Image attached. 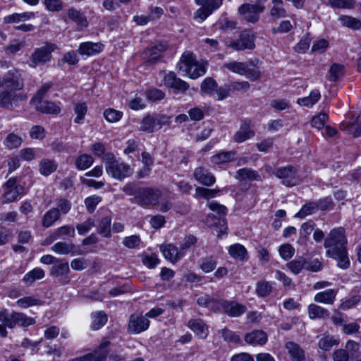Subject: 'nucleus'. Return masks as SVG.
Returning <instances> with one entry per match:
<instances>
[{
	"label": "nucleus",
	"instance_id": "obj_1",
	"mask_svg": "<svg viewBox=\"0 0 361 361\" xmlns=\"http://www.w3.org/2000/svg\"><path fill=\"white\" fill-rule=\"evenodd\" d=\"M324 246L326 250V255L335 259L339 268L346 269L350 267L346 247L347 238L343 228L331 229L324 238Z\"/></svg>",
	"mask_w": 361,
	"mask_h": 361
},
{
	"label": "nucleus",
	"instance_id": "obj_4",
	"mask_svg": "<svg viewBox=\"0 0 361 361\" xmlns=\"http://www.w3.org/2000/svg\"><path fill=\"white\" fill-rule=\"evenodd\" d=\"M0 322L1 325L8 329H14L17 326L27 327L35 323V319L27 317L26 314L18 312H9L7 309L0 310Z\"/></svg>",
	"mask_w": 361,
	"mask_h": 361
},
{
	"label": "nucleus",
	"instance_id": "obj_53",
	"mask_svg": "<svg viewBox=\"0 0 361 361\" xmlns=\"http://www.w3.org/2000/svg\"><path fill=\"white\" fill-rule=\"evenodd\" d=\"M221 336L224 340L226 342H231L233 343H241L242 341L239 335L235 332L228 329V328H224L221 330Z\"/></svg>",
	"mask_w": 361,
	"mask_h": 361
},
{
	"label": "nucleus",
	"instance_id": "obj_24",
	"mask_svg": "<svg viewBox=\"0 0 361 361\" xmlns=\"http://www.w3.org/2000/svg\"><path fill=\"white\" fill-rule=\"evenodd\" d=\"M161 251L163 253L165 259L172 263L177 262L185 254L178 247L172 244H167L161 247Z\"/></svg>",
	"mask_w": 361,
	"mask_h": 361
},
{
	"label": "nucleus",
	"instance_id": "obj_46",
	"mask_svg": "<svg viewBox=\"0 0 361 361\" xmlns=\"http://www.w3.org/2000/svg\"><path fill=\"white\" fill-rule=\"evenodd\" d=\"M200 268L204 273H209L215 269L217 265L216 259L212 257H206L198 262Z\"/></svg>",
	"mask_w": 361,
	"mask_h": 361
},
{
	"label": "nucleus",
	"instance_id": "obj_37",
	"mask_svg": "<svg viewBox=\"0 0 361 361\" xmlns=\"http://www.w3.org/2000/svg\"><path fill=\"white\" fill-rule=\"evenodd\" d=\"M54 238L58 239H66L73 238L75 235V228L71 225L61 226L53 231Z\"/></svg>",
	"mask_w": 361,
	"mask_h": 361
},
{
	"label": "nucleus",
	"instance_id": "obj_13",
	"mask_svg": "<svg viewBox=\"0 0 361 361\" xmlns=\"http://www.w3.org/2000/svg\"><path fill=\"white\" fill-rule=\"evenodd\" d=\"M264 10V6L243 4L238 8V13L245 21L255 23L259 20V13H262Z\"/></svg>",
	"mask_w": 361,
	"mask_h": 361
},
{
	"label": "nucleus",
	"instance_id": "obj_63",
	"mask_svg": "<svg viewBox=\"0 0 361 361\" xmlns=\"http://www.w3.org/2000/svg\"><path fill=\"white\" fill-rule=\"evenodd\" d=\"M328 115L325 113H321L319 115L312 118L311 121V126L318 130L322 129L325 123L328 120Z\"/></svg>",
	"mask_w": 361,
	"mask_h": 361
},
{
	"label": "nucleus",
	"instance_id": "obj_55",
	"mask_svg": "<svg viewBox=\"0 0 361 361\" xmlns=\"http://www.w3.org/2000/svg\"><path fill=\"white\" fill-rule=\"evenodd\" d=\"M107 322V317L103 312H97L93 314L92 329L97 330L103 326Z\"/></svg>",
	"mask_w": 361,
	"mask_h": 361
},
{
	"label": "nucleus",
	"instance_id": "obj_52",
	"mask_svg": "<svg viewBox=\"0 0 361 361\" xmlns=\"http://www.w3.org/2000/svg\"><path fill=\"white\" fill-rule=\"evenodd\" d=\"M306 264V260L304 257H300L287 264L288 268L295 274H299Z\"/></svg>",
	"mask_w": 361,
	"mask_h": 361
},
{
	"label": "nucleus",
	"instance_id": "obj_16",
	"mask_svg": "<svg viewBox=\"0 0 361 361\" xmlns=\"http://www.w3.org/2000/svg\"><path fill=\"white\" fill-rule=\"evenodd\" d=\"M255 135V133L251 127V121L244 119L241 121L238 130L233 136V140L236 143H242L252 138Z\"/></svg>",
	"mask_w": 361,
	"mask_h": 361
},
{
	"label": "nucleus",
	"instance_id": "obj_47",
	"mask_svg": "<svg viewBox=\"0 0 361 361\" xmlns=\"http://www.w3.org/2000/svg\"><path fill=\"white\" fill-rule=\"evenodd\" d=\"M92 164V157L87 154L79 156L75 161V166L79 170H85L90 167Z\"/></svg>",
	"mask_w": 361,
	"mask_h": 361
},
{
	"label": "nucleus",
	"instance_id": "obj_56",
	"mask_svg": "<svg viewBox=\"0 0 361 361\" xmlns=\"http://www.w3.org/2000/svg\"><path fill=\"white\" fill-rule=\"evenodd\" d=\"M219 189H207L205 188L197 187L195 189V195L197 197H202L207 200L216 197V194L219 192Z\"/></svg>",
	"mask_w": 361,
	"mask_h": 361
},
{
	"label": "nucleus",
	"instance_id": "obj_8",
	"mask_svg": "<svg viewBox=\"0 0 361 361\" xmlns=\"http://www.w3.org/2000/svg\"><path fill=\"white\" fill-rule=\"evenodd\" d=\"M23 87V81L19 71L16 69L8 71L4 78H0V90L15 92L22 90Z\"/></svg>",
	"mask_w": 361,
	"mask_h": 361
},
{
	"label": "nucleus",
	"instance_id": "obj_43",
	"mask_svg": "<svg viewBox=\"0 0 361 361\" xmlns=\"http://www.w3.org/2000/svg\"><path fill=\"white\" fill-rule=\"evenodd\" d=\"M111 224L110 216L103 217L97 225V232L104 238H109L111 236Z\"/></svg>",
	"mask_w": 361,
	"mask_h": 361
},
{
	"label": "nucleus",
	"instance_id": "obj_59",
	"mask_svg": "<svg viewBox=\"0 0 361 361\" xmlns=\"http://www.w3.org/2000/svg\"><path fill=\"white\" fill-rule=\"evenodd\" d=\"M281 257L284 260L290 259L295 253V248L288 243L281 245L279 249Z\"/></svg>",
	"mask_w": 361,
	"mask_h": 361
},
{
	"label": "nucleus",
	"instance_id": "obj_19",
	"mask_svg": "<svg viewBox=\"0 0 361 361\" xmlns=\"http://www.w3.org/2000/svg\"><path fill=\"white\" fill-rule=\"evenodd\" d=\"M149 321L141 314H132L128 322V331L133 334H140L148 329Z\"/></svg>",
	"mask_w": 361,
	"mask_h": 361
},
{
	"label": "nucleus",
	"instance_id": "obj_25",
	"mask_svg": "<svg viewBox=\"0 0 361 361\" xmlns=\"http://www.w3.org/2000/svg\"><path fill=\"white\" fill-rule=\"evenodd\" d=\"M246 343L252 345H262L267 341V334L261 330H254L245 335Z\"/></svg>",
	"mask_w": 361,
	"mask_h": 361
},
{
	"label": "nucleus",
	"instance_id": "obj_11",
	"mask_svg": "<svg viewBox=\"0 0 361 361\" xmlns=\"http://www.w3.org/2000/svg\"><path fill=\"white\" fill-rule=\"evenodd\" d=\"M3 197L6 202L16 201L24 192V187L18 183L16 178H9L3 185Z\"/></svg>",
	"mask_w": 361,
	"mask_h": 361
},
{
	"label": "nucleus",
	"instance_id": "obj_22",
	"mask_svg": "<svg viewBox=\"0 0 361 361\" xmlns=\"http://www.w3.org/2000/svg\"><path fill=\"white\" fill-rule=\"evenodd\" d=\"M188 326L201 339H205L208 336V327L201 319H190Z\"/></svg>",
	"mask_w": 361,
	"mask_h": 361
},
{
	"label": "nucleus",
	"instance_id": "obj_3",
	"mask_svg": "<svg viewBox=\"0 0 361 361\" xmlns=\"http://www.w3.org/2000/svg\"><path fill=\"white\" fill-rule=\"evenodd\" d=\"M178 66L180 70L192 79L203 75L207 71V63L197 61L195 56L190 51L183 53Z\"/></svg>",
	"mask_w": 361,
	"mask_h": 361
},
{
	"label": "nucleus",
	"instance_id": "obj_5",
	"mask_svg": "<svg viewBox=\"0 0 361 361\" xmlns=\"http://www.w3.org/2000/svg\"><path fill=\"white\" fill-rule=\"evenodd\" d=\"M223 67L234 73L244 75L251 80H256L260 76V71L255 66L252 61L247 63L231 61L224 63Z\"/></svg>",
	"mask_w": 361,
	"mask_h": 361
},
{
	"label": "nucleus",
	"instance_id": "obj_28",
	"mask_svg": "<svg viewBox=\"0 0 361 361\" xmlns=\"http://www.w3.org/2000/svg\"><path fill=\"white\" fill-rule=\"evenodd\" d=\"M34 104L38 111L44 114H58L61 111L60 106L57 104L50 101L42 100Z\"/></svg>",
	"mask_w": 361,
	"mask_h": 361
},
{
	"label": "nucleus",
	"instance_id": "obj_14",
	"mask_svg": "<svg viewBox=\"0 0 361 361\" xmlns=\"http://www.w3.org/2000/svg\"><path fill=\"white\" fill-rule=\"evenodd\" d=\"M167 45L164 42H158L147 47L142 53V58L147 64L155 63L166 49Z\"/></svg>",
	"mask_w": 361,
	"mask_h": 361
},
{
	"label": "nucleus",
	"instance_id": "obj_42",
	"mask_svg": "<svg viewBox=\"0 0 361 361\" xmlns=\"http://www.w3.org/2000/svg\"><path fill=\"white\" fill-rule=\"evenodd\" d=\"M273 7L270 10V15L274 20L286 16V11L283 7L282 0H272Z\"/></svg>",
	"mask_w": 361,
	"mask_h": 361
},
{
	"label": "nucleus",
	"instance_id": "obj_54",
	"mask_svg": "<svg viewBox=\"0 0 361 361\" xmlns=\"http://www.w3.org/2000/svg\"><path fill=\"white\" fill-rule=\"evenodd\" d=\"M87 107L85 103H77L74 106V112L77 115L74 119L75 123L80 124L83 122L87 113Z\"/></svg>",
	"mask_w": 361,
	"mask_h": 361
},
{
	"label": "nucleus",
	"instance_id": "obj_15",
	"mask_svg": "<svg viewBox=\"0 0 361 361\" xmlns=\"http://www.w3.org/2000/svg\"><path fill=\"white\" fill-rule=\"evenodd\" d=\"M297 169L292 166H287L277 168L273 174L277 178L284 179L283 183L287 186L296 185L298 183V179L295 177Z\"/></svg>",
	"mask_w": 361,
	"mask_h": 361
},
{
	"label": "nucleus",
	"instance_id": "obj_35",
	"mask_svg": "<svg viewBox=\"0 0 361 361\" xmlns=\"http://www.w3.org/2000/svg\"><path fill=\"white\" fill-rule=\"evenodd\" d=\"M235 178L239 180H259L260 176L258 172L248 168L239 169L235 176Z\"/></svg>",
	"mask_w": 361,
	"mask_h": 361
},
{
	"label": "nucleus",
	"instance_id": "obj_49",
	"mask_svg": "<svg viewBox=\"0 0 361 361\" xmlns=\"http://www.w3.org/2000/svg\"><path fill=\"white\" fill-rule=\"evenodd\" d=\"M272 291L271 283L267 281H259L256 284L255 292L259 297H266Z\"/></svg>",
	"mask_w": 361,
	"mask_h": 361
},
{
	"label": "nucleus",
	"instance_id": "obj_30",
	"mask_svg": "<svg viewBox=\"0 0 361 361\" xmlns=\"http://www.w3.org/2000/svg\"><path fill=\"white\" fill-rule=\"evenodd\" d=\"M307 310L311 319H324L329 317V312L326 309L315 304H310Z\"/></svg>",
	"mask_w": 361,
	"mask_h": 361
},
{
	"label": "nucleus",
	"instance_id": "obj_61",
	"mask_svg": "<svg viewBox=\"0 0 361 361\" xmlns=\"http://www.w3.org/2000/svg\"><path fill=\"white\" fill-rule=\"evenodd\" d=\"M13 92L4 90L0 93V106L4 108H8L11 106L12 102H13Z\"/></svg>",
	"mask_w": 361,
	"mask_h": 361
},
{
	"label": "nucleus",
	"instance_id": "obj_38",
	"mask_svg": "<svg viewBox=\"0 0 361 361\" xmlns=\"http://www.w3.org/2000/svg\"><path fill=\"white\" fill-rule=\"evenodd\" d=\"M321 98V94L318 90H314L310 92L309 96L299 98L298 104L300 106L307 107H312Z\"/></svg>",
	"mask_w": 361,
	"mask_h": 361
},
{
	"label": "nucleus",
	"instance_id": "obj_58",
	"mask_svg": "<svg viewBox=\"0 0 361 361\" xmlns=\"http://www.w3.org/2000/svg\"><path fill=\"white\" fill-rule=\"evenodd\" d=\"M202 6H205L212 13L222 5V0H195Z\"/></svg>",
	"mask_w": 361,
	"mask_h": 361
},
{
	"label": "nucleus",
	"instance_id": "obj_33",
	"mask_svg": "<svg viewBox=\"0 0 361 361\" xmlns=\"http://www.w3.org/2000/svg\"><path fill=\"white\" fill-rule=\"evenodd\" d=\"M337 290L334 289H328L324 291L317 293L314 298V300L317 302L333 304Z\"/></svg>",
	"mask_w": 361,
	"mask_h": 361
},
{
	"label": "nucleus",
	"instance_id": "obj_27",
	"mask_svg": "<svg viewBox=\"0 0 361 361\" xmlns=\"http://www.w3.org/2000/svg\"><path fill=\"white\" fill-rule=\"evenodd\" d=\"M104 49L102 43L87 42L81 43L78 47V52L81 55L92 56L100 53Z\"/></svg>",
	"mask_w": 361,
	"mask_h": 361
},
{
	"label": "nucleus",
	"instance_id": "obj_2",
	"mask_svg": "<svg viewBox=\"0 0 361 361\" xmlns=\"http://www.w3.org/2000/svg\"><path fill=\"white\" fill-rule=\"evenodd\" d=\"M102 161L106 173L114 179L123 180L133 174V170L130 166L120 159H117L113 153H106Z\"/></svg>",
	"mask_w": 361,
	"mask_h": 361
},
{
	"label": "nucleus",
	"instance_id": "obj_18",
	"mask_svg": "<svg viewBox=\"0 0 361 361\" xmlns=\"http://www.w3.org/2000/svg\"><path fill=\"white\" fill-rule=\"evenodd\" d=\"M69 272L68 262L63 259H59L53 265L50 274L51 276L60 277L61 283L67 284L70 281V278L68 276Z\"/></svg>",
	"mask_w": 361,
	"mask_h": 361
},
{
	"label": "nucleus",
	"instance_id": "obj_34",
	"mask_svg": "<svg viewBox=\"0 0 361 361\" xmlns=\"http://www.w3.org/2000/svg\"><path fill=\"white\" fill-rule=\"evenodd\" d=\"M61 217L60 212L58 209L51 208L43 216L42 219V226L44 228L51 226Z\"/></svg>",
	"mask_w": 361,
	"mask_h": 361
},
{
	"label": "nucleus",
	"instance_id": "obj_6",
	"mask_svg": "<svg viewBox=\"0 0 361 361\" xmlns=\"http://www.w3.org/2000/svg\"><path fill=\"white\" fill-rule=\"evenodd\" d=\"M56 49V44L49 42H47L44 46L35 49L27 61L29 66L36 68L49 62L52 57V52Z\"/></svg>",
	"mask_w": 361,
	"mask_h": 361
},
{
	"label": "nucleus",
	"instance_id": "obj_64",
	"mask_svg": "<svg viewBox=\"0 0 361 361\" xmlns=\"http://www.w3.org/2000/svg\"><path fill=\"white\" fill-rule=\"evenodd\" d=\"M102 201V198L97 195H92L85 200V204L89 213L92 214L97 204Z\"/></svg>",
	"mask_w": 361,
	"mask_h": 361
},
{
	"label": "nucleus",
	"instance_id": "obj_50",
	"mask_svg": "<svg viewBox=\"0 0 361 361\" xmlns=\"http://www.w3.org/2000/svg\"><path fill=\"white\" fill-rule=\"evenodd\" d=\"M23 142V140L21 137L14 134V133H9L6 139L4 141V146L9 149H13L15 148H18L20 146L21 143Z\"/></svg>",
	"mask_w": 361,
	"mask_h": 361
},
{
	"label": "nucleus",
	"instance_id": "obj_62",
	"mask_svg": "<svg viewBox=\"0 0 361 361\" xmlns=\"http://www.w3.org/2000/svg\"><path fill=\"white\" fill-rule=\"evenodd\" d=\"M217 88V83L212 78H205L201 85V90L206 94H211Z\"/></svg>",
	"mask_w": 361,
	"mask_h": 361
},
{
	"label": "nucleus",
	"instance_id": "obj_12",
	"mask_svg": "<svg viewBox=\"0 0 361 361\" xmlns=\"http://www.w3.org/2000/svg\"><path fill=\"white\" fill-rule=\"evenodd\" d=\"M247 308L244 305L235 301L218 300L216 310L226 314L231 317H238L245 312Z\"/></svg>",
	"mask_w": 361,
	"mask_h": 361
},
{
	"label": "nucleus",
	"instance_id": "obj_7",
	"mask_svg": "<svg viewBox=\"0 0 361 361\" xmlns=\"http://www.w3.org/2000/svg\"><path fill=\"white\" fill-rule=\"evenodd\" d=\"M161 192L152 188H139L136 195L135 204L143 208H150L159 203Z\"/></svg>",
	"mask_w": 361,
	"mask_h": 361
},
{
	"label": "nucleus",
	"instance_id": "obj_29",
	"mask_svg": "<svg viewBox=\"0 0 361 361\" xmlns=\"http://www.w3.org/2000/svg\"><path fill=\"white\" fill-rule=\"evenodd\" d=\"M236 151H224L213 155L211 161L214 164H222L231 162L235 159Z\"/></svg>",
	"mask_w": 361,
	"mask_h": 361
},
{
	"label": "nucleus",
	"instance_id": "obj_60",
	"mask_svg": "<svg viewBox=\"0 0 361 361\" xmlns=\"http://www.w3.org/2000/svg\"><path fill=\"white\" fill-rule=\"evenodd\" d=\"M123 116L121 111L114 109H107L104 111V116L106 120L110 123L118 121Z\"/></svg>",
	"mask_w": 361,
	"mask_h": 361
},
{
	"label": "nucleus",
	"instance_id": "obj_39",
	"mask_svg": "<svg viewBox=\"0 0 361 361\" xmlns=\"http://www.w3.org/2000/svg\"><path fill=\"white\" fill-rule=\"evenodd\" d=\"M35 16L32 12H24L21 13H13L4 18L5 23H18L27 20Z\"/></svg>",
	"mask_w": 361,
	"mask_h": 361
},
{
	"label": "nucleus",
	"instance_id": "obj_36",
	"mask_svg": "<svg viewBox=\"0 0 361 361\" xmlns=\"http://www.w3.org/2000/svg\"><path fill=\"white\" fill-rule=\"evenodd\" d=\"M67 15L70 20L77 23L78 26L80 27V29H82L88 26L87 18L80 11L72 8L68 9Z\"/></svg>",
	"mask_w": 361,
	"mask_h": 361
},
{
	"label": "nucleus",
	"instance_id": "obj_31",
	"mask_svg": "<svg viewBox=\"0 0 361 361\" xmlns=\"http://www.w3.org/2000/svg\"><path fill=\"white\" fill-rule=\"evenodd\" d=\"M75 248V246L73 243L59 241L51 246V250L58 255H67L73 253Z\"/></svg>",
	"mask_w": 361,
	"mask_h": 361
},
{
	"label": "nucleus",
	"instance_id": "obj_32",
	"mask_svg": "<svg viewBox=\"0 0 361 361\" xmlns=\"http://www.w3.org/2000/svg\"><path fill=\"white\" fill-rule=\"evenodd\" d=\"M39 173L44 176H48L58 169L57 163L53 159H43L39 162Z\"/></svg>",
	"mask_w": 361,
	"mask_h": 361
},
{
	"label": "nucleus",
	"instance_id": "obj_9",
	"mask_svg": "<svg viewBox=\"0 0 361 361\" xmlns=\"http://www.w3.org/2000/svg\"><path fill=\"white\" fill-rule=\"evenodd\" d=\"M226 46L235 51L253 49L255 46V36L251 31L243 30L240 33L238 39L226 42Z\"/></svg>",
	"mask_w": 361,
	"mask_h": 361
},
{
	"label": "nucleus",
	"instance_id": "obj_44",
	"mask_svg": "<svg viewBox=\"0 0 361 361\" xmlns=\"http://www.w3.org/2000/svg\"><path fill=\"white\" fill-rule=\"evenodd\" d=\"M16 305L20 308L25 309L32 306L41 305L42 301L35 296H25L18 299L16 301Z\"/></svg>",
	"mask_w": 361,
	"mask_h": 361
},
{
	"label": "nucleus",
	"instance_id": "obj_20",
	"mask_svg": "<svg viewBox=\"0 0 361 361\" xmlns=\"http://www.w3.org/2000/svg\"><path fill=\"white\" fill-rule=\"evenodd\" d=\"M164 82L166 86L173 88L180 92H184L189 88V85L176 77L173 72H169L164 76Z\"/></svg>",
	"mask_w": 361,
	"mask_h": 361
},
{
	"label": "nucleus",
	"instance_id": "obj_17",
	"mask_svg": "<svg viewBox=\"0 0 361 361\" xmlns=\"http://www.w3.org/2000/svg\"><path fill=\"white\" fill-rule=\"evenodd\" d=\"M109 344V341H104L99 345L98 348L92 353L80 357L75 359V361H104L109 353L107 349Z\"/></svg>",
	"mask_w": 361,
	"mask_h": 361
},
{
	"label": "nucleus",
	"instance_id": "obj_45",
	"mask_svg": "<svg viewBox=\"0 0 361 361\" xmlns=\"http://www.w3.org/2000/svg\"><path fill=\"white\" fill-rule=\"evenodd\" d=\"M317 207L315 202H309L304 204L300 211L295 214V217L303 219L307 216L314 214L318 211Z\"/></svg>",
	"mask_w": 361,
	"mask_h": 361
},
{
	"label": "nucleus",
	"instance_id": "obj_51",
	"mask_svg": "<svg viewBox=\"0 0 361 361\" xmlns=\"http://www.w3.org/2000/svg\"><path fill=\"white\" fill-rule=\"evenodd\" d=\"M344 72L345 68L343 65L334 63L329 70V80L333 82L337 81L343 75Z\"/></svg>",
	"mask_w": 361,
	"mask_h": 361
},
{
	"label": "nucleus",
	"instance_id": "obj_40",
	"mask_svg": "<svg viewBox=\"0 0 361 361\" xmlns=\"http://www.w3.org/2000/svg\"><path fill=\"white\" fill-rule=\"evenodd\" d=\"M44 271L42 269L37 267L30 271L23 278V281L28 285L32 284L35 281L44 277Z\"/></svg>",
	"mask_w": 361,
	"mask_h": 361
},
{
	"label": "nucleus",
	"instance_id": "obj_23",
	"mask_svg": "<svg viewBox=\"0 0 361 361\" xmlns=\"http://www.w3.org/2000/svg\"><path fill=\"white\" fill-rule=\"evenodd\" d=\"M285 347L292 361H310L307 359L305 351L298 344L288 341L286 343Z\"/></svg>",
	"mask_w": 361,
	"mask_h": 361
},
{
	"label": "nucleus",
	"instance_id": "obj_48",
	"mask_svg": "<svg viewBox=\"0 0 361 361\" xmlns=\"http://www.w3.org/2000/svg\"><path fill=\"white\" fill-rule=\"evenodd\" d=\"M341 24L353 30H358L361 27V20L349 16H341L339 17Z\"/></svg>",
	"mask_w": 361,
	"mask_h": 361
},
{
	"label": "nucleus",
	"instance_id": "obj_26",
	"mask_svg": "<svg viewBox=\"0 0 361 361\" xmlns=\"http://www.w3.org/2000/svg\"><path fill=\"white\" fill-rule=\"evenodd\" d=\"M318 339L317 346L324 351H329L340 343L339 338L328 334H321L318 336Z\"/></svg>",
	"mask_w": 361,
	"mask_h": 361
},
{
	"label": "nucleus",
	"instance_id": "obj_10",
	"mask_svg": "<svg viewBox=\"0 0 361 361\" xmlns=\"http://www.w3.org/2000/svg\"><path fill=\"white\" fill-rule=\"evenodd\" d=\"M168 118L164 115L148 114L142 118L140 130L151 133L156 130L160 129L163 126L168 123Z\"/></svg>",
	"mask_w": 361,
	"mask_h": 361
},
{
	"label": "nucleus",
	"instance_id": "obj_57",
	"mask_svg": "<svg viewBox=\"0 0 361 361\" xmlns=\"http://www.w3.org/2000/svg\"><path fill=\"white\" fill-rule=\"evenodd\" d=\"M51 87L52 83L50 82L44 83L31 99V103L36 104L37 102L42 101L45 94L51 88Z\"/></svg>",
	"mask_w": 361,
	"mask_h": 361
},
{
	"label": "nucleus",
	"instance_id": "obj_21",
	"mask_svg": "<svg viewBox=\"0 0 361 361\" xmlns=\"http://www.w3.org/2000/svg\"><path fill=\"white\" fill-rule=\"evenodd\" d=\"M193 176L197 181L205 186H211L216 181L214 175L208 169L203 167L196 168Z\"/></svg>",
	"mask_w": 361,
	"mask_h": 361
},
{
	"label": "nucleus",
	"instance_id": "obj_41",
	"mask_svg": "<svg viewBox=\"0 0 361 361\" xmlns=\"http://www.w3.org/2000/svg\"><path fill=\"white\" fill-rule=\"evenodd\" d=\"M229 255L234 259L243 261L247 258V250L240 244L236 243L230 246Z\"/></svg>",
	"mask_w": 361,
	"mask_h": 361
}]
</instances>
